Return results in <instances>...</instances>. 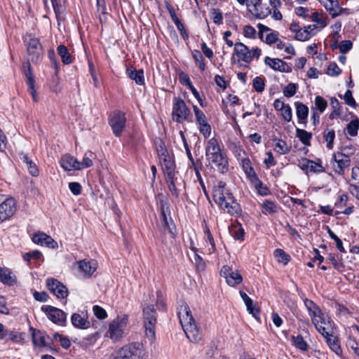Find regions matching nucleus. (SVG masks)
I'll return each mask as SVG.
<instances>
[{
  "mask_svg": "<svg viewBox=\"0 0 359 359\" xmlns=\"http://www.w3.org/2000/svg\"><path fill=\"white\" fill-rule=\"evenodd\" d=\"M57 51L58 55L61 57L62 61L64 64L69 65L72 62V57L65 46L62 44L58 46Z\"/></svg>",
  "mask_w": 359,
  "mask_h": 359,
  "instance_id": "nucleus-41",
  "label": "nucleus"
},
{
  "mask_svg": "<svg viewBox=\"0 0 359 359\" xmlns=\"http://www.w3.org/2000/svg\"><path fill=\"white\" fill-rule=\"evenodd\" d=\"M327 259L336 269H339L342 266V264L339 261L338 256L335 254H329Z\"/></svg>",
  "mask_w": 359,
  "mask_h": 359,
  "instance_id": "nucleus-63",
  "label": "nucleus"
},
{
  "mask_svg": "<svg viewBox=\"0 0 359 359\" xmlns=\"http://www.w3.org/2000/svg\"><path fill=\"white\" fill-rule=\"evenodd\" d=\"M25 68V76H26V82L27 85H32L34 83V77L31 70V67L29 63H27L24 66Z\"/></svg>",
  "mask_w": 359,
  "mask_h": 359,
  "instance_id": "nucleus-51",
  "label": "nucleus"
},
{
  "mask_svg": "<svg viewBox=\"0 0 359 359\" xmlns=\"http://www.w3.org/2000/svg\"><path fill=\"white\" fill-rule=\"evenodd\" d=\"M297 86L294 83H290L286 86L283 90V94L285 97H291L296 93Z\"/></svg>",
  "mask_w": 359,
  "mask_h": 359,
  "instance_id": "nucleus-54",
  "label": "nucleus"
},
{
  "mask_svg": "<svg viewBox=\"0 0 359 359\" xmlns=\"http://www.w3.org/2000/svg\"><path fill=\"white\" fill-rule=\"evenodd\" d=\"M95 316L99 319H105L107 317L106 311L98 305H95L93 308Z\"/></svg>",
  "mask_w": 359,
  "mask_h": 359,
  "instance_id": "nucleus-56",
  "label": "nucleus"
},
{
  "mask_svg": "<svg viewBox=\"0 0 359 359\" xmlns=\"http://www.w3.org/2000/svg\"><path fill=\"white\" fill-rule=\"evenodd\" d=\"M296 136L299 138L301 142L305 146L311 145V140L312 134L304 129H296Z\"/></svg>",
  "mask_w": 359,
  "mask_h": 359,
  "instance_id": "nucleus-37",
  "label": "nucleus"
},
{
  "mask_svg": "<svg viewBox=\"0 0 359 359\" xmlns=\"http://www.w3.org/2000/svg\"><path fill=\"white\" fill-rule=\"evenodd\" d=\"M325 8L330 12V15L335 18L341 13H348L346 8H342L339 6L337 0H325L324 1Z\"/></svg>",
  "mask_w": 359,
  "mask_h": 359,
  "instance_id": "nucleus-25",
  "label": "nucleus"
},
{
  "mask_svg": "<svg viewBox=\"0 0 359 359\" xmlns=\"http://www.w3.org/2000/svg\"><path fill=\"white\" fill-rule=\"evenodd\" d=\"M27 54L29 57V60L32 62H38L42 59V46L37 38H30L27 43Z\"/></svg>",
  "mask_w": 359,
  "mask_h": 359,
  "instance_id": "nucleus-13",
  "label": "nucleus"
},
{
  "mask_svg": "<svg viewBox=\"0 0 359 359\" xmlns=\"http://www.w3.org/2000/svg\"><path fill=\"white\" fill-rule=\"evenodd\" d=\"M226 183L220 181L213 188L212 196L215 202L226 212L233 215L239 209L238 203L235 201L232 194L225 189Z\"/></svg>",
  "mask_w": 359,
  "mask_h": 359,
  "instance_id": "nucleus-3",
  "label": "nucleus"
},
{
  "mask_svg": "<svg viewBox=\"0 0 359 359\" xmlns=\"http://www.w3.org/2000/svg\"><path fill=\"white\" fill-rule=\"evenodd\" d=\"M191 113L184 101L181 98H175L172 107V118L177 123L185 121Z\"/></svg>",
  "mask_w": 359,
  "mask_h": 359,
  "instance_id": "nucleus-9",
  "label": "nucleus"
},
{
  "mask_svg": "<svg viewBox=\"0 0 359 359\" xmlns=\"http://www.w3.org/2000/svg\"><path fill=\"white\" fill-rule=\"evenodd\" d=\"M193 109L199 131L205 137H208L211 133V127L207 121L205 114L196 105L193 106Z\"/></svg>",
  "mask_w": 359,
  "mask_h": 359,
  "instance_id": "nucleus-16",
  "label": "nucleus"
},
{
  "mask_svg": "<svg viewBox=\"0 0 359 359\" xmlns=\"http://www.w3.org/2000/svg\"><path fill=\"white\" fill-rule=\"evenodd\" d=\"M125 114L121 111H114L109 118V123L116 136H120L126 124Z\"/></svg>",
  "mask_w": 359,
  "mask_h": 359,
  "instance_id": "nucleus-17",
  "label": "nucleus"
},
{
  "mask_svg": "<svg viewBox=\"0 0 359 359\" xmlns=\"http://www.w3.org/2000/svg\"><path fill=\"white\" fill-rule=\"evenodd\" d=\"M72 325L79 329H87L90 326L85 314L74 313L71 318Z\"/></svg>",
  "mask_w": 359,
  "mask_h": 359,
  "instance_id": "nucleus-26",
  "label": "nucleus"
},
{
  "mask_svg": "<svg viewBox=\"0 0 359 359\" xmlns=\"http://www.w3.org/2000/svg\"><path fill=\"white\" fill-rule=\"evenodd\" d=\"M278 39V32H276V31H273L266 35V39H265L264 41L267 44L271 45L273 43H275L276 41H277Z\"/></svg>",
  "mask_w": 359,
  "mask_h": 359,
  "instance_id": "nucleus-62",
  "label": "nucleus"
},
{
  "mask_svg": "<svg viewBox=\"0 0 359 359\" xmlns=\"http://www.w3.org/2000/svg\"><path fill=\"white\" fill-rule=\"evenodd\" d=\"M95 154L90 151L84 154L82 161H79V170L87 168L93 165V160L95 159Z\"/></svg>",
  "mask_w": 359,
  "mask_h": 359,
  "instance_id": "nucleus-38",
  "label": "nucleus"
},
{
  "mask_svg": "<svg viewBox=\"0 0 359 359\" xmlns=\"http://www.w3.org/2000/svg\"><path fill=\"white\" fill-rule=\"evenodd\" d=\"M17 211V202L10 197L0 203V223L12 217Z\"/></svg>",
  "mask_w": 359,
  "mask_h": 359,
  "instance_id": "nucleus-12",
  "label": "nucleus"
},
{
  "mask_svg": "<svg viewBox=\"0 0 359 359\" xmlns=\"http://www.w3.org/2000/svg\"><path fill=\"white\" fill-rule=\"evenodd\" d=\"M163 226L164 229L168 231V233L170 234L172 238L175 236V228L171 218L167 221L163 222Z\"/></svg>",
  "mask_w": 359,
  "mask_h": 359,
  "instance_id": "nucleus-57",
  "label": "nucleus"
},
{
  "mask_svg": "<svg viewBox=\"0 0 359 359\" xmlns=\"http://www.w3.org/2000/svg\"><path fill=\"white\" fill-rule=\"evenodd\" d=\"M41 309L52 322L59 325H65L67 315L63 311L52 306H43Z\"/></svg>",
  "mask_w": 359,
  "mask_h": 359,
  "instance_id": "nucleus-15",
  "label": "nucleus"
},
{
  "mask_svg": "<svg viewBox=\"0 0 359 359\" xmlns=\"http://www.w3.org/2000/svg\"><path fill=\"white\" fill-rule=\"evenodd\" d=\"M262 212L264 215H272L278 212V205L272 201L265 200L262 204Z\"/></svg>",
  "mask_w": 359,
  "mask_h": 359,
  "instance_id": "nucleus-34",
  "label": "nucleus"
},
{
  "mask_svg": "<svg viewBox=\"0 0 359 359\" xmlns=\"http://www.w3.org/2000/svg\"><path fill=\"white\" fill-rule=\"evenodd\" d=\"M165 180L168 183V187L172 196L176 198L179 197L180 191L177 187V177L175 175H169L165 177Z\"/></svg>",
  "mask_w": 359,
  "mask_h": 359,
  "instance_id": "nucleus-36",
  "label": "nucleus"
},
{
  "mask_svg": "<svg viewBox=\"0 0 359 359\" xmlns=\"http://www.w3.org/2000/svg\"><path fill=\"white\" fill-rule=\"evenodd\" d=\"M191 55L201 71L203 72L205 69L206 66L201 53L198 50H194L191 52Z\"/></svg>",
  "mask_w": 359,
  "mask_h": 359,
  "instance_id": "nucleus-45",
  "label": "nucleus"
},
{
  "mask_svg": "<svg viewBox=\"0 0 359 359\" xmlns=\"http://www.w3.org/2000/svg\"><path fill=\"white\" fill-rule=\"evenodd\" d=\"M327 106V101L321 96H316L315 99V109L323 113Z\"/></svg>",
  "mask_w": 359,
  "mask_h": 359,
  "instance_id": "nucleus-50",
  "label": "nucleus"
},
{
  "mask_svg": "<svg viewBox=\"0 0 359 359\" xmlns=\"http://www.w3.org/2000/svg\"><path fill=\"white\" fill-rule=\"evenodd\" d=\"M54 338L55 340H59L60 342V345L62 348H65V349H67L70 347L71 346V342H70V340L68 337H63L62 336L61 334H58V333H55L54 334Z\"/></svg>",
  "mask_w": 359,
  "mask_h": 359,
  "instance_id": "nucleus-52",
  "label": "nucleus"
},
{
  "mask_svg": "<svg viewBox=\"0 0 359 359\" xmlns=\"http://www.w3.org/2000/svg\"><path fill=\"white\" fill-rule=\"evenodd\" d=\"M47 339L48 337L40 332V331H34L32 333V341L34 345L39 347H44L47 346Z\"/></svg>",
  "mask_w": 359,
  "mask_h": 359,
  "instance_id": "nucleus-33",
  "label": "nucleus"
},
{
  "mask_svg": "<svg viewBox=\"0 0 359 359\" xmlns=\"http://www.w3.org/2000/svg\"><path fill=\"white\" fill-rule=\"evenodd\" d=\"M205 156L209 164L217 171L224 173L228 170V160L226 155L221 149L219 141L210 138L205 143Z\"/></svg>",
  "mask_w": 359,
  "mask_h": 359,
  "instance_id": "nucleus-2",
  "label": "nucleus"
},
{
  "mask_svg": "<svg viewBox=\"0 0 359 359\" xmlns=\"http://www.w3.org/2000/svg\"><path fill=\"white\" fill-rule=\"evenodd\" d=\"M342 150L346 153H335L332 155L331 161L332 168L338 175H344V169L350 165L351 160L348 155L353 152V148L352 146L346 147Z\"/></svg>",
  "mask_w": 359,
  "mask_h": 359,
  "instance_id": "nucleus-5",
  "label": "nucleus"
},
{
  "mask_svg": "<svg viewBox=\"0 0 359 359\" xmlns=\"http://www.w3.org/2000/svg\"><path fill=\"white\" fill-rule=\"evenodd\" d=\"M78 272L83 278L90 277L96 271L97 263L95 260L83 259L77 262Z\"/></svg>",
  "mask_w": 359,
  "mask_h": 359,
  "instance_id": "nucleus-19",
  "label": "nucleus"
},
{
  "mask_svg": "<svg viewBox=\"0 0 359 359\" xmlns=\"http://www.w3.org/2000/svg\"><path fill=\"white\" fill-rule=\"evenodd\" d=\"M143 318L146 336L150 341H154L156 337V312L153 306L143 308Z\"/></svg>",
  "mask_w": 359,
  "mask_h": 359,
  "instance_id": "nucleus-6",
  "label": "nucleus"
},
{
  "mask_svg": "<svg viewBox=\"0 0 359 359\" xmlns=\"http://www.w3.org/2000/svg\"><path fill=\"white\" fill-rule=\"evenodd\" d=\"M241 164L247 178L250 181L257 177V175L255 172V170L252 166V163L248 158H243Z\"/></svg>",
  "mask_w": 359,
  "mask_h": 359,
  "instance_id": "nucleus-30",
  "label": "nucleus"
},
{
  "mask_svg": "<svg viewBox=\"0 0 359 359\" xmlns=\"http://www.w3.org/2000/svg\"><path fill=\"white\" fill-rule=\"evenodd\" d=\"M127 322L128 317L124 316L122 318L118 317L110 323L109 332L112 340L118 341L123 337Z\"/></svg>",
  "mask_w": 359,
  "mask_h": 359,
  "instance_id": "nucleus-10",
  "label": "nucleus"
},
{
  "mask_svg": "<svg viewBox=\"0 0 359 359\" xmlns=\"http://www.w3.org/2000/svg\"><path fill=\"white\" fill-rule=\"evenodd\" d=\"M231 60L239 66L248 67L252 61L251 52L248 47L241 42L236 43Z\"/></svg>",
  "mask_w": 359,
  "mask_h": 359,
  "instance_id": "nucleus-7",
  "label": "nucleus"
},
{
  "mask_svg": "<svg viewBox=\"0 0 359 359\" xmlns=\"http://www.w3.org/2000/svg\"><path fill=\"white\" fill-rule=\"evenodd\" d=\"M294 105L296 107V114L299 123L304 122L308 117L309 108L305 104L299 102H296Z\"/></svg>",
  "mask_w": 359,
  "mask_h": 359,
  "instance_id": "nucleus-31",
  "label": "nucleus"
},
{
  "mask_svg": "<svg viewBox=\"0 0 359 359\" xmlns=\"http://www.w3.org/2000/svg\"><path fill=\"white\" fill-rule=\"evenodd\" d=\"M46 285L48 290L59 299H65L68 295V290L65 285L54 278H48Z\"/></svg>",
  "mask_w": 359,
  "mask_h": 359,
  "instance_id": "nucleus-18",
  "label": "nucleus"
},
{
  "mask_svg": "<svg viewBox=\"0 0 359 359\" xmlns=\"http://www.w3.org/2000/svg\"><path fill=\"white\" fill-rule=\"evenodd\" d=\"M0 282L11 285L15 283L16 277L8 268L0 267Z\"/></svg>",
  "mask_w": 359,
  "mask_h": 359,
  "instance_id": "nucleus-28",
  "label": "nucleus"
},
{
  "mask_svg": "<svg viewBox=\"0 0 359 359\" xmlns=\"http://www.w3.org/2000/svg\"><path fill=\"white\" fill-rule=\"evenodd\" d=\"M280 112H281V116H282L283 118L285 121L290 122L292 120V109H291V107H290L289 104H287L283 109V110L280 111Z\"/></svg>",
  "mask_w": 359,
  "mask_h": 359,
  "instance_id": "nucleus-59",
  "label": "nucleus"
},
{
  "mask_svg": "<svg viewBox=\"0 0 359 359\" xmlns=\"http://www.w3.org/2000/svg\"><path fill=\"white\" fill-rule=\"evenodd\" d=\"M210 15L214 23L217 25H222L223 23L222 13L218 8H212L210 10Z\"/></svg>",
  "mask_w": 359,
  "mask_h": 359,
  "instance_id": "nucleus-49",
  "label": "nucleus"
},
{
  "mask_svg": "<svg viewBox=\"0 0 359 359\" xmlns=\"http://www.w3.org/2000/svg\"><path fill=\"white\" fill-rule=\"evenodd\" d=\"M312 323L322 336H327L329 333L334 332V323L325 313L316 318Z\"/></svg>",
  "mask_w": 359,
  "mask_h": 359,
  "instance_id": "nucleus-11",
  "label": "nucleus"
},
{
  "mask_svg": "<svg viewBox=\"0 0 359 359\" xmlns=\"http://www.w3.org/2000/svg\"><path fill=\"white\" fill-rule=\"evenodd\" d=\"M157 153L162 168L164 170L165 177L175 175V165L172 157L168 153L164 147L163 143L161 141L157 148Z\"/></svg>",
  "mask_w": 359,
  "mask_h": 359,
  "instance_id": "nucleus-8",
  "label": "nucleus"
},
{
  "mask_svg": "<svg viewBox=\"0 0 359 359\" xmlns=\"http://www.w3.org/2000/svg\"><path fill=\"white\" fill-rule=\"evenodd\" d=\"M305 305L308 309L312 322L315 320L316 318H317L318 316L323 313L320 309L313 301L306 300L305 302Z\"/></svg>",
  "mask_w": 359,
  "mask_h": 359,
  "instance_id": "nucleus-32",
  "label": "nucleus"
},
{
  "mask_svg": "<svg viewBox=\"0 0 359 359\" xmlns=\"http://www.w3.org/2000/svg\"><path fill=\"white\" fill-rule=\"evenodd\" d=\"M273 255L277 259L278 262L282 263L284 265H286L290 259V255L286 254L283 250L280 248L274 250Z\"/></svg>",
  "mask_w": 359,
  "mask_h": 359,
  "instance_id": "nucleus-44",
  "label": "nucleus"
},
{
  "mask_svg": "<svg viewBox=\"0 0 359 359\" xmlns=\"http://www.w3.org/2000/svg\"><path fill=\"white\" fill-rule=\"evenodd\" d=\"M326 341V343L331 351L335 353L337 355H342V349L340 346L339 340L337 336L334 335V332H330L327 336H323Z\"/></svg>",
  "mask_w": 359,
  "mask_h": 359,
  "instance_id": "nucleus-24",
  "label": "nucleus"
},
{
  "mask_svg": "<svg viewBox=\"0 0 359 359\" xmlns=\"http://www.w3.org/2000/svg\"><path fill=\"white\" fill-rule=\"evenodd\" d=\"M308 163H310L309 172L317 173L325 172V168L320 163H316L311 160Z\"/></svg>",
  "mask_w": 359,
  "mask_h": 359,
  "instance_id": "nucleus-60",
  "label": "nucleus"
},
{
  "mask_svg": "<svg viewBox=\"0 0 359 359\" xmlns=\"http://www.w3.org/2000/svg\"><path fill=\"white\" fill-rule=\"evenodd\" d=\"M264 63L275 71L287 73L292 72L291 66L278 58L266 57L264 59Z\"/></svg>",
  "mask_w": 359,
  "mask_h": 359,
  "instance_id": "nucleus-20",
  "label": "nucleus"
},
{
  "mask_svg": "<svg viewBox=\"0 0 359 359\" xmlns=\"http://www.w3.org/2000/svg\"><path fill=\"white\" fill-rule=\"evenodd\" d=\"M250 182L259 195L265 196L270 194L269 188L262 182L258 176L252 180Z\"/></svg>",
  "mask_w": 359,
  "mask_h": 359,
  "instance_id": "nucleus-35",
  "label": "nucleus"
},
{
  "mask_svg": "<svg viewBox=\"0 0 359 359\" xmlns=\"http://www.w3.org/2000/svg\"><path fill=\"white\" fill-rule=\"evenodd\" d=\"M60 165L65 170H79V161L69 154H65L61 158Z\"/></svg>",
  "mask_w": 359,
  "mask_h": 359,
  "instance_id": "nucleus-23",
  "label": "nucleus"
},
{
  "mask_svg": "<svg viewBox=\"0 0 359 359\" xmlns=\"http://www.w3.org/2000/svg\"><path fill=\"white\" fill-rule=\"evenodd\" d=\"M231 233L236 240H243L244 238L245 232L241 226H235L232 229Z\"/></svg>",
  "mask_w": 359,
  "mask_h": 359,
  "instance_id": "nucleus-61",
  "label": "nucleus"
},
{
  "mask_svg": "<svg viewBox=\"0 0 359 359\" xmlns=\"http://www.w3.org/2000/svg\"><path fill=\"white\" fill-rule=\"evenodd\" d=\"M341 70L336 63H330L327 67V74L332 76H337L341 73Z\"/></svg>",
  "mask_w": 359,
  "mask_h": 359,
  "instance_id": "nucleus-64",
  "label": "nucleus"
},
{
  "mask_svg": "<svg viewBox=\"0 0 359 359\" xmlns=\"http://www.w3.org/2000/svg\"><path fill=\"white\" fill-rule=\"evenodd\" d=\"M116 359H144L147 356L144 345L138 341L128 343L115 353Z\"/></svg>",
  "mask_w": 359,
  "mask_h": 359,
  "instance_id": "nucleus-4",
  "label": "nucleus"
},
{
  "mask_svg": "<svg viewBox=\"0 0 359 359\" xmlns=\"http://www.w3.org/2000/svg\"><path fill=\"white\" fill-rule=\"evenodd\" d=\"M359 128V119L352 120L346 126V131L349 135L354 137L358 134Z\"/></svg>",
  "mask_w": 359,
  "mask_h": 359,
  "instance_id": "nucleus-46",
  "label": "nucleus"
},
{
  "mask_svg": "<svg viewBox=\"0 0 359 359\" xmlns=\"http://www.w3.org/2000/svg\"><path fill=\"white\" fill-rule=\"evenodd\" d=\"M324 141L326 142V147L328 149H332L334 147V140L335 139V132L332 129H326L323 133Z\"/></svg>",
  "mask_w": 359,
  "mask_h": 359,
  "instance_id": "nucleus-39",
  "label": "nucleus"
},
{
  "mask_svg": "<svg viewBox=\"0 0 359 359\" xmlns=\"http://www.w3.org/2000/svg\"><path fill=\"white\" fill-rule=\"evenodd\" d=\"M291 341L292 346L301 351L305 352L309 350V344L301 334L292 335Z\"/></svg>",
  "mask_w": 359,
  "mask_h": 359,
  "instance_id": "nucleus-29",
  "label": "nucleus"
},
{
  "mask_svg": "<svg viewBox=\"0 0 359 359\" xmlns=\"http://www.w3.org/2000/svg\"><path fill=\"white\" fill-rule=\"evenodd\" d=\"M328 233H329L330 238L336 242L337 248L341 252H345V249L343 246V243H342V241H341V239L330 229H329Z\"/></svg>",
  "mask_w": 359,
  "mask_h": 359,
  "instance_id": "nucleus-55",
  "label": "nucleus"
},
{
  "mask_svg": "<svg viewBox=\"0 0 359 359\" xmlns=\"http://www.w3.org/2000/svg\"><path fill=\"white\" fill-rule=\"evenodd\" d=\"M253 88L257 93H262L265 88L264 79L260 76L255 77L252 81Z\"/></svg>",
  "mask_w": 359,
  "mask_h": 359,
  "instance_id": "nucleus-48",
  "label": "nucleus"
},
{
  "mask_svg": "<svg viewBox=\"0 0 359 359\" xmlns=\"http://www.w3.org/2000/svg\"><path fill=\"white\" fill-rule=\"evenodd\" d=\"M126 74L128 77L135 81L137 85L144 84V72L142 69L137 70L134 67H130L127 68Z\"/></svg>",
  "mask_w": 359,
  "mask_h": 359,
  "instance_id": "nucleus-27",
  "label": "nucleus"
},
{
  "mask_svg": "<svg viewBox=\"0 0 359 359\" xmlns=\"http://www.w3.org/2000/svg\"><path fill=\"white\" fill-rule=\"evenodd\" d=\"M261 1L262 0H251V4L255 7L257 17L259 18H264L271 13V11L269 9V8H266L264 11H261L259 13V8L262 6Z\"/></svg>",
  "mask_w": 359,
  "mask_h": 359,
  "instance_id": "nucleus-47",
  "label": "nucleus"
},
{
  "mask_svg": "<svg viewBox=\"0 0 359 359\" xmlns=\"http://www.w3.org/2000/svg\"><path fill=\"white\" fill-rule=\"evenodd\" d=\"M220 274L226 279V283L231 287H235L243 280V277L240 272L238 270L233 271L227 265L222 267Z\"/></svg>",
  "mask_w": 359,
  "mask_h": 359,
  "instance_id": "nucleus-14",
  "label": "nucleus"
},
{
  "mask_svg": "<svg viewBox=\"0 0 359 359\" xmlns=\"http://www.w3.org/2000/svg\"><path fill=\"white\" fill-rule=\"evenodd\" d=\"M311 18L312 21L317 23L320 28H324L328 23L327 17L318 12L313 13Z\"/></svg>",
  "mask_w": 359,
  "mask_h": 359,
  "instance_id": "nucleus-43",
  "label": "nucleus"
},
{
  "mask_svg": "<svg viewBox=\"0 0 359 359\" xmlns=\"http://www.w3.org/2000/svg\"><path fill=\"white\" fill-rule=\"evenodd\" d=\"M179 79L180 82L184 86H187L189 89H191V86H194L192 85V83L190 80V78L187 74L185 72H180L179 74Z\"/></svg>",
  "mask_w": 359,
  "mask_h": 359,
  "instance_id": "nucleus-58",
  "label": "nucleus"
},
{
  "mask_svg": "<svg viewBox=\"0 0 359 359\" xmlns=\"http://www.w3.org/2000/svg\"><path fill=\"white\" fill-rule=\"evenodd\" d=\"M32 241L37 245H46L50 248L55 249L57 248V242L50 236L43 232L35 233L32 237Z\"/></svg>",
  "mask_w": 359,
  "mask_h": 359,
  "instance_id": "nucleus-21",
  "label": "nucleus"
},
{
  "mask_svg": "<svg viewBox=\"0 0 359 359\" xmlns=\"http://www.w3.org/2000/svg\"><path fill=\"white\" fill-rule=\"evenodd\" d=\"M52 5L55 13V15L58 16L64 11L63 3L64 0H50Z\"/></svg>",
  "mask_w": 359,
  "mask_h": 359,
  "instance_id": "nucleus-53",
  "label": "nucleus"
},
{
  "mask_svg": "<svg viewBox=\"0 0 359 359\" xmlns=\"http://www.w3.org/2000/svg\"><path fill=\"white\" fill-rule=\"evenodd\" d=\"M274 150L279 154H286L290 151V147H289L286 142L281 139H275Z\"/></svg>",
  "mask_w": 359,
  "mask_h": 359,
  "instance_id": "nucleus-40",
  "label": "nucleus"
},
{
  "mask_svg": "<svg viewBox=\"0 0 359 359\" xmlns=\"http://www.w3.org/2000/svg\"><path fill=\"white\" fill-rule=\"evenodd\" d=\"M23 163L27 165L29 172L34 177H37L39 174V169L36 165L27 156L24 155L22 157Z\"/></svg>",
  "mask_w": 359,
  "mask_h": 359,
  "instance_id": "nucleus-42",
  "label": "nucleus"
},
{
  "mask_svg": "<svg viewBox=\"0 0 359 359\" xmlns=\"http://www.w3.org/2000/svg\"><path fill=\"white\" fill-rule=\"evenodd\" d=\"M290 29L292 32L295 33L294 39L300 41H307L314 34V33H311V31L301 28L299 25L294 22L290 24Z\"/></svg>",
  "mask_w": 359,
  "mask_h": 359,
  "instance_id": "nucleus-22",
  "label": "nucleus"
},
{
  "mask_svg": "<svg viewBox=\"0 0 359 359\" xmlns=\"http://www.w3.org/2000/svg\"><path fill=\"white\" fill-rule=\"evenodd\" d=\"M177 309V316L187 337L193 343L198 342L202 339V334L189 305L184 302H181Z\"/></svg>",
  "mask_w": 359,
  "mask_h": 359,
  "instance_id": "nucleus-1",
  "label": "nucleus"
}]
</instances>
